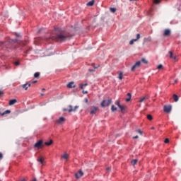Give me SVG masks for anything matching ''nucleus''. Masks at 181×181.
<instances>
[{"label":"nucleus","instance_id":"nucleus-11","mask_svg":"<svg viewBox=\"0 0 181 181\" xmlns=\"http://www.w3.org/2000/svg\"><path fill=\"white\" fill-rule=\"evenodd\" d=\"M21 87L26 90H28V88H29V87H30V83H27L25 84L22 85Z\"/></svg>","mask_w":181,"mask_h":181},{"label":"nucleus","instance_id":"nucleus-21","mask_svg":"<svg viewBox=\"0 0 181 181\" xmlns=\"http://www.w3.org/2000/svg\"><path fill=\"white\" fill-rule=\"evenodd\" d=\"M62 159H65V160L69 159V154L65 153L63 156H62Z\"/></svg>","mask_w":181,"mask_h":181},{"label":"nucleus","instance_id":"nucleus-40","mask_svg":"<svg viewBox=\"0 0 181 181\" xmlns=\"http://www.w3.org/2000/svg\"><path fill=\"white\" fill-rule=\"evenodd\" d=\"M138 134H140V135H142V131L141 129L137 130Z\"/></svg>","mask_w":181,"mask_h":181},{"label":"nucleus","instance_id":"nucleus-50","mask_svg":"<svg viewBox=\"0 0 181 181\" xmlns=\"http://www.w3.org/2000/svg\"><path fill=\"white\" fill-rule=\"evenodd\" d=\"M130 1V2H132V1H136V0H129Z\"/></svg>","mask_w":181,"mask_h":181},{"label":"nucleus","instance_id":"nucleus-6","mask_svg":"<svg viewBox=\"0 0 181 181\" xmlns=\"http://www.w3.org/2000/svg\"><path fill=\"white\" fill-rule=\"evenodd\" d=\"M172 111V106L165 105L164 106V112H170Z\"/></svg>","mask_w":181,"mask_h":181},{"label":"nucleus","instance_id":"nucleus-47","mask_svg":"<svg viewBox=\"0 0 181 181\" xmlns=\"http://www.w3.org/2000/svg\"><path fill=\"white\" fill-rule=\"evenodd\" d=\"M85 100H86V103H88V99L86 98Z\"/></svg>","mask_w":181,"mask_h":181},{"label":"nucleus","instance_id":"nucleus-52","mask_svg":"<svg viewBox=\"0 0 181 181\" xmlns=\"http://www.w3.org/2000/svg\"><path fill=\"white\" fill-rule=\"evenodd\" d=\"M33 181H36V178H35L34 180H33Z\"/></svg>","mask_w":181,"mask_h":181},{"label":"nucleus","instance_id":"nucleus-26","mask_svg":"<svg viewBox=\"0 0 181 181\" xmlns=\"http://www.w3.org/2000/svg\"><path fill=\"white\" fill-rule=\"evenodd\" d=\"M35 42H37V43H42V38L41 37L35 38Z\"/></svg>","mask_w":181,"mask_h":181},{"label":"nucleus","instance_id":"nucleus-14","mask_svg":"<svg viewBox=\"0 0 181 181\" xmlns=\"http://www.w3.org/2000/svg\"><path fill=\"white\" fill-rule=\"evenodd\" d=\"M6 114H11V110H5L4 112H0V115H1L2 117H4V115H6Z\"/></svg>","mask_w":181,"mask_h":181},{"label":"nucleus","instance_id":"nucleus-16","mask_svg":"<svg viewBox=\"0 0 181 181\" xmlns=\"http://www.w3.org/2000/svg\"><path fill=\"white\" fill-rule=\"evenodd\" d=\"M173 98L175 103H177V101H179V97L176 94H174Z\"/></svg>","mask_w":181,"mask_h":181},{"label":"nucleus","instance_id":"nucleus-24","mask_svg":"<svg viewBox=\"0 0 181 181\" xmlns=\"http://www.w3.org/2000/svg\"><path fill=\"white\" fill-rule=\"evenodd\" d=\"M110 12H112V13H115V12H117V8L111 7V8H110Z\"/></svg>","mask_w":181,"mask_h":181},{"label":"nucleus","instance_id":"nucleus-33","mask_svg":"<svg viewBox=\"0 0 181 181\" xmlns=\"http://www.w3.org/2000/svg\"><path fill=\"white\" fill-rule=\"evenodd\" d=\"M137 39H132V40H130L129 42V45H132L134 43V42H136Z\"/></svg>","mask_w":181,"mask_h":181},{"label":"nucleus","instance_id":"nucleus-7","mask_svg":"<svg viewBox=\"0 0 181 181\" xmlns=\"http://www.w3.org/2000/svg\"><path fill=\"white\" fill-rule=\"evenodd\" d=\"M83 175H84L83 171L79 170L77 173L75 174V177H76V179H80Z\"/></svg>","mask_w":181,"mask_h":181},{"label":"nucleus","instance_id":"nucleus-46","mask_svg":"<svg viewBox=\"0 0 181 181\" xmlns=\"http://www.w3.org/2000/svg\"><path fill=\"white\" fill-rule=\"evenodd\" d=\"M2 94H4V93L0 90V95H2Z\"/></svg>","mask_w":181,"mask_h":181},{"label":"nucleus","instance_id":"nucleus-27","mask_svg":"<svg viewBox=\"0 0 181 181\" xmlns=\"http://www.w3.org/2000/svg\"><path fill=\"white\" fill-rule=\"evenodd\" d=\"M122 76H123V73L121 71L119 72V76H118L119 80H122Z\"/></svg>","mask_w":181,"mask_h":181},{"label":"nucleus","instance_id":"nucleus-32","mask_svg":"<svg viewBox=\"0 0 181 181\" xmlns=\"http://www.w3.org/2000/svg\"><path fill=\"white\" fill-rule=\"evenodd\" d=\"M111 110L114 112V111H117V107H115V106H114V105H112V107H111Z\"/></svg>","mask_w":181,"mask_h":181},{"label":"nucleus","instance_id":"nucleus-30","mask_svg":"<svg viewBox=\"0 0 181 181\" xmlns=\"http://www.w3.org/2000/svg\"><path fill=\"white\" fill-rule=\"evenodd\" d=\"M40 76V73L39 72H36L35 74H34V77L35 78H38V77Z\"/></svg>","mask_w":181,"mask_h":181},{"label":"nucleus","instance_id":"nucleus-9","mask_svg":"<svg viewBox=\"0 0 181 181\" xmlns=\"http://www.w3.org/2000/svg\"><path fill=\"white\" fill-rule=\"evenodd\" d=\"M64 121H66V119L63 117H59V119L58 120H57V124H63V122H64Z\"/></svg>","mask_w":181,"mask_h":181},{"label":"nucleus","instance_id":"nucleus-20","mask_svg":"<svg viewBox=\"0 0 181 181\" xmlns=\"http://www.w3.org/2000/svg\"><path fill=\"white\" fill-rule=\"evenodd\" d=\"M119 110H120V111L122 112H124V111H125V106H124V105H119Z\"/></svg>","mask_w":181,"mask_h":181},{"label":"nucleus","instance_id":"nucleus-39","mask_svg":"<svg viewBox=\"0 0 181 181\" xmlns=\"http://www.w3.org/2000/svg\"><path fill=\"white\" fill-rule=\"evenodd\" d=\"M164 142L165 144H169V139H165Z\"/></svg>","mask_w":181,"mask_h":181},{"label":"nucleus","instance_id":"nucleus-36","mask_svg":"<svg viewBox=\"0 0 181 181\" xmlns=\"http://www.w3.org/2000/svg\"><path fill=\"white\" fill-rule=\"evenodd\" d=\"M163 66L162 64H160L157 66L158 70H160L161 69H163Z\"/></svg>","mask_w":181,"mask_h":181},{"label":"nucleus","instance_id":"nucleus-45","mask_svg":"<svg viewBox=\"0 0 181 181\" xmlns=\"http://www.w3.org/2000/svg\"><path fill=\"white\" fill-rule=\"evenodd\" d=\"M16 66H19V62H16Z\"/></svg>","mask_w":181,"mask_h":181},{"label":"nucleus","instance_id":"nucleus-25","mask_svg":"<svg viewBox=\"0 0 181 181\" xmlns=\"http://www.w3.org/2000/svg\"><path fill=\"white\" fill-rule=\"evenodd\" d=\"M145 100H148V98H146V97L141 98L139 100V103H144V101H145Z\"/></svg>","mask_w":181,"mask_h":181},{"label":"nucleus","instance_id":"nucleus-38","mask_svg":"<svg viewBox=\"0 0 181 181\" xmlns=\"http://www.w3.org/2000/svg\"><path fill=\"white\" fill-rule=\"evenodd\" d=\"M140 38H141V35H140V34H137L136 39H137V40H139Z\"/></svg>","mask_w":181,"mask_h":181},{"label":"nucleus","instance_id":"nucleus-13","mask_svg":"<svg viewBox=\"0 0 181 181\" xmlns=\"http://www.w3.org/2000/svg\"><path fill=\"white\" fill-rule=\"evenodd\" d=\"M170 59H173V60H176V56L173 55V52L172 51H169Z\"/></svg>","mask_w":181,"mask_h":181},{"label":"nucleus","instance_id":"nucleus-53","mask_svg":"<svg viewBox=\"0 0 181 181\" xmlns=\"http://www.w3.org/2000/svg\"><path fill=\"white\" fill-rule=\"evenodd\" d=\"M45 90H46V89H45V88H42V91H45Z\"/></svg>","mask_w":181,"mask_h":181},{"label":"nucleus","instance_id":"nucleus-42","mask_svg":"<svg viewBox=\"0 0 181 181\" xmlns=\"http://www.w3.org/2000/svg\"><path fill=\"white\" fill-rule=\"evenodd\" d=\"M88 71H89L90 73H93V72L95 71V70H94V69H89Z\"/></svg>","mask_w":181,"mask_h":181},{"label":"nucleus","instance_id":"nucleus-5","mask_svg":"<svg viewBox=\"0 0 181 181\" xmlns=\"http://www.w3.org/2000/svg\"><path fill=\"white\" fill-rule=\"evenodd\" d=\"M138 67H141L140 61L136 62L135 64L132 67V71H134L135 69H138Z\"/></svg>","mask_w":181,"mask_h":181},{"label":"nucleus","instance_id":"nucleus-18","mask_svg":"<svg viewBox=\"0 0 181 181\" xmlns=\"http://www.w3.org/2000/svg\"><path fill=\"white\" fill-rule=\"evenodd\" d=\"M52 144H53V140H50L49 141L45 142V145H46L47 146H50V145H52Z\"/></svg>","mask_w":181,"mask_h":181},{"label":"nucleus","instance_id":"nucleus-48","mask_svg":"<svg viewBox=\"0 0 181 181\" xmlns=\"http://www.w3.org/2000/svg\"><path fill=\"white\" fill-rule=\"evenodd\" d=\"M107 170H111V168H107Z\"/></svg>","mask_w":181,"mask_h":181},{"label":"nucleus","instance_id":"nucleus-22","mask_svg":"<svg viewBox=\"0 0 181 181\" xmlns=\"http://www.w3.org/2000/svg\"><path fill=\"white\" fill-rule=\"evenodd\" d=\"M45 159L43 158V157H39L37 159V161L40 162V163H43Z\"/></svg>","mask_w":181,"mask_h":181},{"label":"nucleus","instance_id":"nucleus-31","mask_svg":"<svg viewBox=\"0 0 181 181\" xmlns=\"http://www.w3.org/2000/svg\"><path fill=\"white\" fill-rule=\"evenodd\" d=\"M136 163H138V160L135 159L132 160V165H133V166H135Z\"/></svg>","mask_w":181,"mask_h":181},{"label":"nucleus","instance_id":"nucleus-34","mask_svg":"<svg viewBox=\"0 0 181 181\" xmlns=\"http://www.w3.org/2000/svg\"><path fill=\"white\" fill-rule=\"evenodd\" d=\"M141 62H143V63H144V64H148V61H146V59H141Z\"/></svg>","mask_w":181,"mask_h":181},{"label":"nucleus","instance_id":"nucleus-44","mask_svg":"<svg viewBox=\"0 0 181 181\" xmlns=\"http://www.w3.org/2000/svg\"><path fill=\"white\" fill-rule=\"evenodd\" d=\"M138 138H139L138 136H135L133 137V139H138Z\"/></svg>","mask_w":181,"mask_h":181},{"label":"nucleus","instance_id":"nucleus-54","mask_svg":"<svg viewBox=\"0 0 181 181\" xmlns=\"http://www.w3.org/2000/svg\"><path fill=\"white\" fill-rule=\"evenodd\" d=\"M41 95H44V94H43V93H41Z\"/></svg>","mask_w":181,"mask_h":181},{"label":"nucleus","instance_id":"nucleus-12","mask_svg":"<svg viewBox=\"0 0 181 181\" xmlns=\"http://www.w3.org/2000/svg\"><path fill=\"white\" fill-rule=\"evenodd\" d=\"M77 108H78V106H75L74 108L73 109V106L69 105V112H71L73 111H76V110H77Z\"/></svg>","mask_w":181,"mask_h":181},{"label":"nucleus","instance_id":"nucleus-17","mask_svg":"<svg viewBox=\"0 0 181 181\" xmlns=\"http://www.w3.org/2000/svg\"><path fill=\"white\" fill-rule=\"evenodd\" d=\"M18 100L16 99H13L9 101V105H13L16 103H17Z\"/></svg>","mask_w":181,"mask_h":181},{"label":"nucleus","instance_id":"nucleus-1","mask_svg":"<svg viewBox=\"0 0 181 181\" xmlns=\"http://www.w3.org/2000/svg\"><path fill=\"white\" fill-rule=\"evenodd\" d=\"M54 35H52L51 37L48 38H45L47 41L50 40V39H52V40H55L56 42H66L69 37H70V34L66 32V30H62V28H54Z\"/></svg>","mask_w":181,"mask_h":181},{"label":"nucleus","instance_id":"nucleus-28","mask_svg":"<svg viewBox=\"0 0 181 181\" xmlns=\"http://www.w3.org/2000/svg\"><path fill=\"white\" fill-rule=\"evenodd\" d=\"M147 119H148V121H152V119H153V117L151 115H147Z\"/></svg>","mask_w":181,"mask_h":181},{"label":"nucleus","instance_id":"nucleus-8","mask_svg":"<svg viewBox=\"0 0 181 181\" xmlns=\"http://www.w3.org/2000/svg\"><path fill=\"white\" fill-rule=\"evenodd\" d=\"M66 87L68 88H76V85H74V82L71 81L66 85Z\"/></svg>","mask_w":181,"mask_h":181},{"label":"nucleus","instance_id":"nucleus-4","mask_svg":"<svg viewBox=\"0 0 181 181\" xmlns=\"http://www.w3.org/2000/svg\"><path fill=\"white\" fill-rule=\"evenodd\" d=\"M97 111H98V107L93 106L90 109V114L91 115H94V114H95Z\"/></svg>","mask_w":181,"mask_h":181},{"label":"nucleus","instance_id":"nucleus-51","mask_svg":"<svg viewBox=\"0 0 181 181\" xmlns=\"http://www.w3.org/2000/svg\"><path fill=\"white\" fill-rule=\"evenodd\" d=\"M151 129H155V127H151Z\"/></svg>","mask_w":181,"mask_h":181},{"label":"nucleus","instance_id":"nucleus-35","mask_svg":"<svg viewBox=\"0 0 181 181\" xmlns=\"http://www.w3.org/2000/svg\"><path fill=\"white\" fill-rule=\"evenodd\" d=\"M91 66H92V67H94L95 69H98V67H100V65L95 66V63H93V64H91Z\"/></svg>","mask_w":181,"mask_h":181},{"label":"nucleus","instance_id":"nucleus-43","mask_svg":"<svg viewBox=\"0 0 181 181\" xmlns=\"http://www.w3.org/2000/svg\"><path fill=\"white\" fill-rule=\"evenodd\" d=\"M4 158V156L2 155V153H0V159H2Z\"/></svg>","mask_w":181,"mask_h":181},{"label":"nucleus","instance_id":"nucleus-29","mask_svg":"<svg viewBox=\"0 0 181 181\" xmlns=\"http://www.w3.org/2000/svg\"><path fill=\"white\" fill-rule=\"evenodd\" d=\"M153 4H155L156 5H159V4H160V0H153Z\"/></svg>","mask_w":181,"mask_h":181},{"label":"nucleus","instance_id":"nucleus-23","mask_svg":"<svg viewBox=\"0 0 181 181\" xmlns=\"http://www.w3.org/2000/svg\"><path fill=\"white\" fill-rule=\"evenodd\" d=\"M93 5H94V0L90 1L87 4L88 6H93Z\"/></svg>","mask_w":181,"mask_h":181},{"label":"nucleus","instance_id":"nucleus-49","mask_svg":"<svg viewBox=\"0 0 181 181\" xmlns=\"http://www.w3.org/2000/svg\"><path fill=\"white\" fill-rule=\"evenodd\" d=\"M35 83H37L36 81H33V83L35 84Z\"/></svg>","mask_w":181,"mask_h":181},{"label":"nucleus","instance_id":"nucleus-3","mask_svg":"<svg viewBox=\"0 0 181 181\" xmlns=\"http://www.w3.org/2000/svg\"><path fill=\"white\" fill-rule=\"evenodd\" d=\"M112 103V99L103 100L101 103V107H108Z\"/></svg>","mask_w":181,"mask_h":181},{"label":"nucleus","instance_id":"nucleus-10","mask_svg":"<svg viewBox=\"0 0 181 181\" xmlns=\"http://www.w3.org/2000/svg\"><path fill=\"white\" fill-rule=\"evenodd\" d=\"M163 36H170V30L165 29L164 30Z\"/></svg>","mask_w":181,"mask_h":181},{"label":"nucleus","instance_id":"nucleus-15","mask_svg":"<svg viewBox=\"0 0 181 181\" xmlns=\"http://www.w3.org/2000/svg\"><path fill=\"white\" fill-rule=\"evenodd\" d=\"M87 86H88V83H81L80 85H79V88H81V90H84V88L85 87H87Z\"/></svg>","mask_w":181,"mask_h":181},{"label":"nucleus","instance_id":"nucleus-37","mask_svg":"<svg viewBox=\"0 0 181 181\" xmlns=\"http://www.w3.org/2000/svg\"><path fill=\"white\" fill-rule=\"evenodd\" d=\"M115 105H117V107H119L121 105V104L119 103V100H117L115 102Z\"/></svg>","mask_w":181,"mask_h":181},{"label":"nucleus","instance_id":"nucleus-2","mask_svg":"<svg viewBox=\"0 0 181 181\" xmlns=\"http://www.w3.org/2000/svg\"><path fill=\"white\" fill-rule=\"evenodd\" d=\"M34 148L35 149H42V148H43V140L37 141L34 145Z\"/></svg>","mask_w":181,"mask_h":181},{"label":"nucleus","instance_id":"nucleus-41","mask_svg":"<svg viewBox=\"0 0 181 181\" xmlns=\"http://www.w3.org/2000/svg\"><path fill=\"white\" fill-rule=\"evenodd\" d=\"M82 93L83 94H88V91L87 90H83Z\"/></svg>","mask_w":181,"mask_h":181},{"label":"nucleus","instance_id":"nucleus-19","mask_svg":"<svg viewBox=\"0 0 181 181\" xmlns=\"http://www.w3.org/2000/svg\"><path fill=\"white\" fill-rule=\"evenodd\" d=\"M127 96H128L129 98L126 99L127 103L131 101V97H132L131 93H127Z\"/></svg>","mask_w":181,"mask_h":181}]
</instances>
